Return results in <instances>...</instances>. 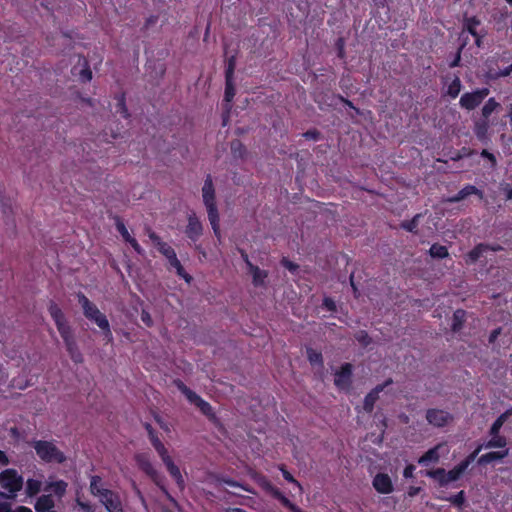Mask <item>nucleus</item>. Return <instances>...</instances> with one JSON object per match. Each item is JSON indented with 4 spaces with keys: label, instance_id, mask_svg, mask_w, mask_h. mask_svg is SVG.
I'll use <instances>...</instances> for the list:
<instances>
[{
    "label": "nucleus",
    "instance_id": "f257e3e1",
    "mask_svg": "<svg viewBox=\"0 0 512 512\" xmlns=\"http://www.w3.org/2000/svg\"><path fill=\"white\" fill-rule=\"evenodd\" d=\"M147 233L149 239L152 241L157 250L167 259L170 267L175 269L176 274L180 278L184 279L187 283H190L192 277L185 271L181 262L177 258L175 250L168 243L164 242L161 237L151 229H148Z\"/></svg>",
    "mask_w": 512,
    "mask_h": 512
},
{
    "label": "nucleus",
    "instance_id": "f03ea898",
    "mask_svg": "<svg viewBox=\"0 0 512 512\" xmlns=\"http://www.w3.org/2000/svg\"><path fill=\"white\" fill-rule=\"evenodd\" d=\"M24 485V479L14 468H7L0 472V486L4 491H0L1 499L14 500L17 493Z\"/></svg>",
    "mask_w": 512,
    "mask_h": 512
},
{
    "label": "nucleus",
    "instance_id": "7ed1b4c3",
    "mask_svg": "<svg viewBox=\"0 0 512 512\" xmlns=\"http://www.w3.org/2000/svg\"><path fill=\"white\" fill-rule=\"evenodd\" d=\"M78 303L81 305L84 316L94 322L106 336H109L110 339L112 338V332L110 329V324L105 316L98 307L91 302L85 294L82 292H79L77 294Z\"/></svg>",
    "mask_w": 512,
    "mask_h": 512
},
{
    "label": "nucleus",
    "instance_id": "20e7f679",
    "mask_svg": "<svg viewBox=\"0 0 512 512\" xmlns=\"http://www.w3.org/2000/svg\"><path fill=\"white\" fill-rule=\"evenodd\" d=\"M37 456L45 463L62 464L66 461V455L62 452L53 441L34 440L31 442Z\"/></svg>",
    "mask_w": 512,
    "mask_h": 512
},
{
    "label": "nucleus",
    "instance_id": "39448f33",
    "mask_svg": "<svg viewBox=\"0 0 512 512\" xmlns=\"http://www.w3.org/2000/svg\"><path fill=\"white\" fill-rule=\"evenodd\" d=\"M176 388L186 397V399L195 405L203 415L209 420H215L216 414L209 402L205 401L196 392L191 390L182 380L176 379L173 381Z\"/></svg>",
    "mask_w": 512,
    "mask_h": 512
},
{
    "label": "nucleus",
    "instance_id": "423d86ee",
    "mask_svg": "<svg viewBox=\"0 0 512 512\" xmlns=\"http://www.w3.org/2000/svg\"><path fill=\"white\" fill-rule=\"evenodd\" d=\"M253 479L263 491L272 496L274 499L278 500L285 508L289 509L291 512H304L300 507L292 503L280 491V489L275 487L265 475L256 473L253 476Z\"/></svg>",
    "mask_w": 512,
    "mask_h": 512
},
{
    "label": "nucleus",
    "instance_id": "0eeeda50",
    "mask_svg": "<svg viewBox=\"0 0 512 512\" xmlns=\"http://www.w3.org/2000/svg\"><path fill=\"white\" fill-rule=\"evenodd\" d=\"M138 468L145 473L159 488L165 491L163 477L153 466L147 453H137L134 456Z\"/></svg>",
    "mask_w": 512,
    "mask_h": 512
},
{
    "label": "nucleus",
    "instance_id": "6e6552de",
    "mask_svg": "<svg viewBox=\"0 0 512 512\" xmlns=\"http://www.w3.org/2000/svg\"><path fill=\"white\" fill-rule=\"evenodd\" d=\"M489 93L490 90L486 87L478 88L472 92H465L460 97L459 104L463 109L468 111L474 110L484 101Z\"/></svg>",
    "mask_w": 512,
    "mask_h": 512
},
{
    "label": "nucleus",
    "instance_id": "1a4fd4ad",
    "mask_svg": "<svg viewBox=\"0 0 512 512\" xmlns=\"http://www.w3.org/2000/svg\"><path fill=\"white\" fill-rule=\"evenodd\" d=\"M482 449L483 446L478 445L477 448L472 453H470L464 460H462L459 464H457L451 470L446 472L447 485L450 482H454L460 479L462 474L467 470L469 465L475 460V458L481 452Z\"/></svg>",
    "mask_w": 512,
    "mask_h": 512
},
{
    "label": "nucleus",
    "instance_id": "9d476101",
    "mask_svg": "<svg viewBox=\"0 0 512 512\" xmlns=\"http://www.w3.org/2000/svg\"><path fill=\"white\" fill-rule=\"evenodd\" d=\"M427 422L437 428H443L454 420V416L443 409L430 408L426 411Z\"/></svg>",
    "mask_w": 512,
    "mask_h": 512
},
{
    "label": "nucleus",
    "instance_id": "9b49d317",
    "mask_svg": "<svg viewBox=\"0 0 512 512\" xmlns=\"http://www.w3.org/2000/svg\"><path fill=\"white\" fill-rule=\"evenodd\" d=\"M98 498L108 512H124L120 495L117 492L106 489Z\"/></svg>",
    "mask_w": 512,
    "mask_h": 512
},
{
    "label": "nucleus",
    "instance_id": "f8f14e48",
    "mask_svg": "<svg viewBox=\"0 0 512 512\" xmlns=\"http://www.w3.org/2000/svg\"><path fill=\"white\" fill-rule=\"evenodd\" d=\"M353 366L350 363H344L340 370L336 371L334 384L339 390L348 391L352 385Z\"/></svg>",
    "mask_w": 512,
    "mask_h": 512
},
{
    "label": "nucleus",
    "instance_id": "ddd939ff",
    "mask_svg": "<svg viewBox=\"0 0 512 512\" xmlns=\"http://www.w3.org/2000/svg\"><path fill=\"white\" fill-rule=\"evenodd\" d=\"M185 234L193 242L198 241L203 234V225L194 213L188 216Z\"/></svg>",
    "mask_w": 512,
    "mask_h": 512
},
{
    "label": "nucleus",
    "instance_id": "4468645a",
    "mask_svg": "<svg viewBox=\"0 0 512 512\" xmlns=\"http://www.w3.org/2000/svg\"><path fill=\"white\" fill-rule=\"evenodd\" d=\"M372 485L380 494H389L394 490L392 480L386 473H377L372 480Z\"/></svg>",
    "mask_w": 512,
    "mask_h": 512
},
{
    "label": "nucleus",
    "instance_id": "2eb2a0df",
    "mask_svg": "<svg viewBox=\"0 0 512 512\" xmlns=\"http://www.w3.org/2000/svg\"><path fill=\"white\" fill-rule=\"evenodd\" d=\"M470 195H476L480 200L484 199V192L482 190L478 189L474 185L467 184L460 189L457 194L449 197L447 201L450 203H458Z\"/></svg>",
    "mask_w": 512,
    "mask_h": 512
},
{
    "label": "nucleus",
    "instance_id": "dca6fc26",
    "mask_svg": "<svg viewBox=\"0 0 512 512\" xmlns=\"http://www.w3.org/2000/svg\"><path fill=\"white\" fill-rule=\"evenodd\" d=\"M202 197L205 204L216 203L215 188L211 175H207L202 187Z\"/></svg>",
    "mask_w": 512,
    "mask_h": 512
},
{
    "label": "nucleus",
    "instance_id": "f3484780",
    "mask_svg": "<svg viewBox=\"0 0 512 512\" xmlns=\"http://www.w3.org/2000/svg\"><path fill=\"white\" fill-rule=\"evenodd\" d=\"M54 507L55 501L52 494H44L40 496L34 504L36 512H48L53 510Z\"/></svg>",
    "mask_w": 512,
    "mask_h": 512
},
{
    "label": "nucleus",
    "instance_id": "a211bd4d",
    "mask_svg": "<svg viewBox=\"0 0 512 512\" xmlns=\"http://www.w3.org/2000/svg\"><path fill=\"white\" fill-rule=\"evenodd\" d=\"M382 385L376 386L364 398L363 409L367 413H371L374 409L375 403L379 399V393L383 390Z\"/></svg>",
    "mask_w": 512,
    "mask_h": 512
},
{
    "label": "nucleus",
    "instance_id": "6ab92c4d",
    "mask_svg": "<svg viewBox=\"0 0 512 512\" xmlns=\"http://www.w3.org/2000/svg\"><path fill=\"white\" fill-rule=\"evenodd\" d=\"M508 454H509L508 449H504V450H500V451H491V452L481 455L478 458L477 462L479 465H487L493 461L502 460V459L506 458L508 456Z\"/></svg>",
    "mask_w": 512,
    "mask_h": 512
},
{
    "label": "nucleus",
    "instance_id": "aec40b11",
    "mask_svg": "<svg viewBox=\"0 0 512 512\" xmlns=\"http://www.w3.org/2000/svg\"><path fill=\"white\" fill-rule=\"evenodd\" d=\"M164 465L166 466V469L169 472L170 476L175 480L179 489L184 490L185 481H184V478L181 474L179 467L173 462V460L169 461L168 463H166Z\"/></svg>",
    "mask_w": 512,
    "mask_h": 512
},
{
    "label": "nucleus",
    "instance_id": "412c9836",
    "mask_svg": "<svg viewBox=\"0 0 512 512\" xmlns=\"http://www.w3.org/2000/svg\"><path fill=\"white\" fill-rule=\"evenodd\" d=\"M68 484L64 480H57L53 482H49L44 487L45 491H51L54 493V495L58 498H62L67 491Z\"/></svg>",
    "mask_w": 512,
    "mask_h": 512
},
{
    "label": "nucleus",
    "instance_id": "4be33fe9",
    "mask_svg": "<svg viewBox=\"0 0 512 512\" xmlns=\"http://www.w3.org/2000/svg\"><path fill=\"white\" fill-rule=\"evenodd\" d=\"M249 272L252 275V283L255 287H262L265 285V280L268 277V272L266 270H262L256 265H251Z\"/></svg>",
    "mask_w": 512,
    "mask_h": 512
},
{
    "label": "nucleus",
    "instance_id": "5701e85b",
    "mask_svg": "<svg viewBox=\"0 0 512 512\" xmlns=\"http://www.w3.org/2000/svg\"><path fill=\"white\" fill-rule=\"evenodd\" d=\"M439 448L440 445H436L429 450H427L419 459L418 463L420 465H428L429 463H437L439 461Z\"/></svg>",
    "mask_w": 512,
    "mask_h": 512
},
{
    "label": "nucleus",
    "instance_id": "b1692460",
    "mask_svg": "<svg viewBox=\"0 0 512 512\" xmlns=\"http://www.w3.org/2000/svg\"><path fill=\"white\" fill-rule=\"evenodd\" d=\"M508 444L507 438L505 436L500 435V433L496 435H490V439L485 443L481 444L483 448L492 449V448H503L507 449L506 446Z\"/></svg>",
    "mask_w": 512,
    "mask_h": 512
},
{
    "label": "nucleus",
    "instance_id": "393cba45",
    "mask_svg": "<svg viewBox=\"0 0 512 512\" xmlns=\"http://www.w3.org/2000/svg\"><path fill=\"white\" fill-rule=\"evenodd\" d=\"M490 248V245L480 243L476 245L472 250H470L466 255V262L467 263H475L478 261L483 253L487 251Z\"/></svg>",
    "mask_w": 512,
    "mask_h": 512
},
{
    "label": "nucleus",
    "instance_id": "a878e982",
    "mask_svg": "<svg viewBox=\"0 0 512 512\" xmlns=\"http://www.w3.org/2000/svg\"><path fill=\"white\" fill-rule=\"evenodd\" d=\"M512 410H506L504 413L500 414L496 420L492 423L489 429V435H496L500 433V430L507 419L511 416Z\"/></svg>",
    "mask_w": 512,
    "mask_h": 512
},
{
    "label": "nucleus",
    "instance_id": "bb28decb",
    "mask_svg": "<svg viewBox=\"0 0 512 512\" xmlns=\"http://www.w3.org/2000/svg\"><path fill=\"white\" fill-rule=\"evenodd\" d=\"M466 320V312L463 309H457L452 316L451 329L453 332H458L462 329Z\"/></svg>",
    "mask_w": 512,
    "mask_h": 512
},
{
    "label": "nucleus",
    "instance_id": "cd10ccee",
    "mask_svg": "<svg viewBox=\"0 0 512 512\" xmlns=\"http://www.w3.org/2000/svg\"><path fill=\"white\" fill-rule=\"evenodd\" d=\"M66 350L71 358V360L74 363H82L83 362V355L80 352L76 341H70L69 343L65 344Z\"/></svg>",
    "mask_w": 512,
    "mask_h": 512
},
{
    "label": "nucleus",
    "instance_id": "c85d7f7f",
    "mask_svg": "<svg viewBox=\"0 0 512 512\" xmlns=\"http://www.w3.org/2000/svg\"><path fill=\"white\" fill-rule=\"evenodd\" d=\"M48 311L50 316L54 320L56 326L58 325V323H63L66 321L63 311L55 302H50Z\"/></svg>",
    "mask_w": 512,
    "mask_h": 512
},
{
    "label": "nucleus",
    "instance_id": "c756f323",
    "mask_svg": "<svg viewBox=\"0 0 512 512\" xmlns=\"http://www.w3.org/2000/svg\"><path fill=\"white\" fill-rule=\"evenodd\" d=\"M56 327L65 344L69 343L70 341H75L73 331L68 325L67 321L58 323Z\"/></svg>",
    "mask_w": 512,
    "mask_h": 512
},
{
    "label": "nucleus",
    "instance_id": "7c9ffc66",
    "mask_svg": "<svg viewBox=\"0 0 512 512\" xmlns=\"http://www.w3.org/2000/svg\"><path fill=\"white\" fill-rule=\"evenodd\" d=\"M90 493L95 496L99 497L103 490H106L107 488L102 487V478L99 475H92L90 477Z\"/></svg>",
    "mask_w": 512,
    "mask_h": 512
},
{
    "label": "nucleus",
    "instance_id": "2f4dec72",
    "mask_svg": "<svg viewBox=\"0 0 512 512\" xmlns=\"http://www.w3.org/2000/svg\"><path fill=\"white\" fill-rule=\"evenodd\" d=\"M422 217L421 213L416 214L411 220L402 221L400 227L408 232L413 234L418 233V225L420 218Z\"/></svg>",
    "mask_w": 512,
    "mask_h": 512
},
{
    "label": "nucleus",
    "instance_id": "473e14b6",
    "mask_svg": "<svg viewBox=\"0 0 512 512\" xmlns=\"http://www.w3.org/2000/svg\"><path fill=\"white\" fill-rule=\"evenodd\" d=\"M41 488L42 482L40 480L29 478L26 481L25 491L28 497L36 496L41 491Z\"/></svg>",
    "mask_w": 512,
    "mask_h": 512
},
{
    "label": "nucleus",
    "instance_id": "72a5a7b5",
    "mask_svg": "<svg viewBox=\"0 0 512 512\" xmlns=\"http://www.w3.org/2000/svg\"><path fill=\"white\" fill-rule=\"evenodd\" d=\"M307 358L312 366H318L320 368H323L324 361L322 353L320 351H317L313 348H307Z\"/></svg>",
    "mask_w": 512,
    "mask_h": 512
},
{
    "label": "nucleus",
    "instance_id": "f704fd0d",
    "mask_svg": "<svg viewBox=\"0 0 512 512\" xmlns=\"http://www.w3.org/2000/svg\"><path fill=\"white\" fill-rule=\"evenodd\" d=\"M499 107L500 103H498L495 98H489L481 109L482 117L488 120L491 114Z\"/></svg>",
    "mask_w": 512,
    "mask_h": 512
},
{
    "label": "nucleus",
    "instance_id": "c9c22d12",
    "mask_svg": "<svg viewBox=\"0 0 512 512\" xmlns=\"http://www.w3.org/2000/svg\"><path fill=\"white\" fill-rule=\"evenodd\" d=\"M429 254L432 258L444 259L448 257L449 252L446 246L434 243L429 249Z\"/></svg>",
    "mask_w": 512,
    "mask_h": 512
},
{
    "label": "nucleus",
    "instance_id": "e433bc0d",
    "mask_svg": "<svg viewBox=\"0 0 512 512\" xmlns=\"http://www.w3.org/2000/svg\"><path fill=\"white\" fill-rule=\"evenodd\" d=\"M117 104L115 107V112L120 114L123 118L128 119L130 117V114L128 112L127 106H126V98L125 94L121 93L116 96Z\"/></svg>",
    "mask_w": 512,
    "mask_h": 512
},
{
    "label": "nucleus",
    "instance_id": "4c0bfd02",
    "mask_svg": "<svg viewBox=\"0 0 512 512\" xmlns=\"http://www.w3.org/2000/svg\"><path fill=\"white\" fill-rule=\"evenodd\" d=\"M427 476L437 480L441 487L447 486L446 470L444 468L427 471Z\"/></svg>",
    "mask_w": 512,
    "mask_h": 512
},
{
    "label": "nucleus",
    "instance_id": "58836bf2",
    "mask_svg": "<svg viewBox=\"0 0 512 512\" xmlns=\"http://www.w3.org/2000/svg\"><path fill=\"white\" fill-rule=\"evenodd\" d=\"M462 89L461 80L458 76H455L451 83L448 85L446 94L451 98L455 99L458 97Z\"/></svg>",
    "mask_w": 512,
    "mask_h": 512
},
{
    "label": "nucleus",
    "instance_id": "ea45409f",
    "mask_svg": "<svg viewBox=\"0 0 512 512\" xmlns=\"http://www.w3.org/2000/svg\"><path fill=\"white\" fill-rule=\"evenodd\" d=\"M479 25H480V20L476 16L466 18L464 21L465 30L468 31V33L471 34L473 37L478 36V32H477L476 28Z\"/></svg>",
    "mask_w": 512,
    "mask_h": 512
},
{
    "label": "nucleus",
    "instance_id": "a19ab883",
    "mask_svg": "<svg viewBox=\"0 0 512 512\" xmlns=\"http://www.w3.org/2000/svg\"><path fill=\"white\" fill-rule=\"evenodd\" d=\"M235 96L234 79L225 78L224 101L230 104Z\"/></svg>",
    "mask_w": 512,
    "mask_h": 512
},
{
    "label": "nucleus",
    "instance_id": "79ce46f5",
    "mask_svg": "<svg viewBox=\"0 0 512 512\" xmlns=\"http://www.w3.org/2000/svg\"><path fill=\"white\" fill-rule=\"evenodd\" d=\"M442 500L450 502L452 505L462 508L465 504L466 498H465V492L463 490L459 491L458 493L451 495L449 497L441 498Z\"/></svg>",
    "mask_w": 512,
    "mask_h": 512
},
{
    "label": "nucleus",
    "instance_id": "37998d69",
    "mask_svg": "<svg viewBox=\"0 0 512 512\" xmlns=\"http://www.w3.org/2000/svg\"><path fill=\"white\" fill-rule=\"evenodd\" d=\"M231 152L234 157L243 158L246 154V147L243 145V143L236 139L231 142Z\"/></svg>",
    "mask_w": 512,
    "mask_h": 512
},
{
    "label": "nucleus",
    "instance_id": "c03bdc74",
    "mask_svg": "<svg viewBox=\"0 0 512 512\" xmlns=\"http://www.w3.org/2000/svg\"><path fill=\"white\" fill-rule=\"evenodd\" d=\"M210 224L220 222L219 212L216 203L205 204Z\"/></svg>",
    "mask_w": 512,
    "mask_h": 512
},
{
    "label": "nucleus",
    "instance_id": "a18cd8bd",
    "mask_svg": "<svg viewBox=\"0 0 512 512\" xmlns=\"http://www.w3.org/2000/svg\"><path fill=\"white\" fill-rule=\"evenodd\" d=\"M279 470L282 473L283 478L288 481L289 483L294 484L299 488L300 491H302V486L298 480L294 478V476L286 469L285 465L281 464L278 466Z\"/></svg>",
    "mask_w": 512,
    "mask_h": 512
},
{
    "label": "nucleus",
    "instance_id": "49530a36",
    "mask_svg": "<svg viewBox=\"0 0 512 512\" xmlns=\"http://www.w3.org/2000/svg\"><path fill=\"white\" fill-rule=\"evenodd\" d=\"M236 67V57L234 55L227 59L225 68V78L234 79V71Z\"/></svg>",
    "mask_w": 512,
    "mask_h": 512
},
{
    "label": "nucleus",
    "instance_id": "de8ad7c7",
    "mask_svg": "<svg viewBox=\"0 0 512 512\" xmlns=\"http://www.w3.org/2000/svg\"><path fill=\"white\" fill-rule=\"evenodd\" d=\"M355 339L363 346H368L371 343V337L365 330H360L355 334Z\"/></svg>",
    "mask_w": 512,
    "mask_h": 512
},
{
    "label": "nucleus",
    "instance_id": "09e8293b",
    "mask_svg": "<svg viewBox=\"0 0 512 512\" xmlns=\"http://www.w3.org/2000/svg\"><path fill=\"white\" fill-rule=\"evenodd\" d=\"M84 62H85V66H84V68L80 71L79 75H80L81 80H82L83 82H88V81H90V80L92 79V71H91V69H90V67H89V65H88V63H87V61H86V60H84Z\"/></svg>",
    "mask_w": 512,
    "mask_h": 512
},
{
    "label": "nucleus",
    "instance_id": "8fccbe9b",
    "mask_svg": "<svg viewBox=\"0 0 512 512\" xmlns=\"http://www.w3.org/2000/svg\"><path fill=\"white\" fill-rule=\"evenodd\" d=\"M116 229L117 231L121 234L122 238L124 239V241H126L127 239H129L131 237L130 233L128 232L125 224L118 220L117 223H116Z\"/></svg>",
    "mask_w": 512,
    "mask_h": 512
},
{
    "label": "nucleus",
    "instance_id": "3c124183",
    "mask_svg": "<svg viewBox=\"0 0 512 512\" xmlns=\"http://www.w3.org/2000/svg\"><path fill=\"white\" fill-rule=\"evenodd\" d=\"M322 306L330 312H336V302L331 297H324Z\"/></svg>",
    "mask_w": 512,
    "mask_h": 512
},
{
    "label": "nucleus",
    "instance_id": "603ef678",
    "mask_svg": "<svg viewBox=\"0 0 512 512\" xmlns=\"http://www.w3.org/2000/svg\"><path fill=\"white\" fill-rule=\"evenodd\" d=\"M156 452L160 456L161 460L164 464L168 463L172 460L170 455L168 454V450L166 449L165 445L161 446L160 448L156 449Z\"/></svg>",
    "mask_w": 512,
    "mask_h": 512
},
{
    "label": "nucleus",
    "instance_id": "864d4df0",
    "mask_svg": "<svg viewBox=\"0 0 512 512\" xmlns=\"http://www.w3.org/2000/svg\"><path fill=\"white\" fill-rule=\"evenodd\" d=\"M125 242L129 243L137 254L143 255L144 250L134 237L131 236Z\"/></svg>",
    "mask_w": 512,
    "mask_h": 512
},
{
    "label": "nucleus",
    "instance_id": "5fc2aeb1",
    "mask_svg": "<svg viewBox=\"0 0 512 512\" xmlns=\"http://www.w3.org/2000/svg\"><path fill=\"white\" fill-rule=\"evenodd\" d=\"M125 242L129 243L137 254L143 255L144 250L134 237L131 236Z\"/></svg>",
    "mask_w": 512,
    "mask_h": 512
},
{
    "label": "nucleus",
    "instance_id": "6e6d98bb",
    "mask_svg": "<svg viewBox=\"0 0 512 512\" xmlns=\"http://www.w3.org/2000/svg\"><path fill=\"white\" fill-rule=\"evenodd\" d=\"M76 504L78 507H80L85 512H95L94 506L89 502H84V501L80 500L79 498H77Z\"/></svg>",
    "mask_w": 512,
    "mask_h": 512
},
{
    "label": "nucleus",
    "instance_id": "4d7b16f0",
    "mask_svg": "<svg viewBox=\"0 0 512 512\" xmlns=\"http://www.w3.org/2000/svg\"><path fill=\"white\" fill-rule=\"evenodd\" d=\"M344 39L343 38H339L336 42V47H337V56L340 58V59H344L345 58V47H344Z\"/></svg>",
    "mask_w": 512,
    "mask_h": 512
},
{
    "label": "nucleus",
    "instance_id": "13d9d810",
    "mask_svg": "<svg viewBox=\"0 0 512 512\" xmlns=\"http://www.w3.org/2000/svg\"><path fill=\"white\" fill-rule=\"evenodd\" d=\"M481 157L489 160L491 162V165L494 167L497 163L496 157L493 153L489 152L486 149H483L480 153Z\"/></svg>",
    "mask_w": 512,
    "mask_h": 512
},
{
    "label": "nucleus",
    "instance_id": "bf43d9fd",
    "mask_svg": "<svg viewBox=\"0 0 512 512\" xmlns=\"http://www.w3.org/2000/svg\"><path fill=\"white\" fill-rule=\"evenodd\" d=\"M303 136L306 138V139H309V140H318L319 137H320V132L316 129H310L308 131H306L305 133H303Z\"/></svg>",
    "mask_w": 512,
    "mask_h": 512
},
{
    "label": "nucleus",
    "instance_id": "052dcab7",
    "mask_svg": "<svg viewBox=\"0 0 512 512\" xmlns=\"http://www.w3.org/2000/svg\"><path fill=\"white\" fill-rule=\"evenodd\" d=\"M416 467L413 464H408L403 470L404 478H414V471Z\"/></svg>",
    "mask_w": 512,
    "mask_h": 512
},
{
    "label": "nucleus",
    "instance_id": "680f3d73",
    "mask_svg": "<svg viewBox=\"0 0 512 512\" xmlns=\"http://www.w3.org/2000/svg\"><path fill=\"white\" fill-rule=\"evenodd\" d=\"M149 439L155 450L164 445L159 439L157 433L150 435Z\"/></svg>",
    "mask_w": 512,
    "mask_h": 512
},
{
    "label": "nucleus",
    "instance_id": "e2e57ef3",
    "mask_svg": "<svg viewBox=\"0 0 512 512\" xmlns=\"http://www.w3.org/2000/svg\"><path fill=\"white\" fill-rule=\"evenodd\" d=\"M486 131H487V123L484 122L482 125L478 124L476 126L475 134L477 135L478 138H482L486 134Z\"/></svg>",
    "mask_w": 512,
    "mask_h": 512
},
{
    "label": "nucleus",
    "instance_id": "0e129e2a",
    "mask_svg": "<svg viewBox=\"0 0 512 512\" xmlns=\"http://www.w3.org/2000/svg\"><path fill=\"white\" fill-rule=\"evenodd\" d=\"M461 61V48L457 51V53L454 56V59L449 63L450 68H455L460 65Z\"/></svg>",
    "mask_w": 512,
    "mask_h": 512
},
{
    "label": "nucleus",
    "instance_id": "69168bd1",
    "mask_svg": "<svg viewBox=\"0 0 512 512\" xmlns=\"http://www.w3.org/2000/svg\"><path fill=\"white\" fill-rule=\"evenodd\" d=\"M282 265L287 268L289 271L293 272V271H296L298 269V265L287 260V259H283L282 260Z\"/></svg>",
    "mask_w": 512,
    "mask_h": 512
},
{
    "label": "nucleus",
    "instance_id": "338daca9",
    "mask_svg": "<svg viewBox=\"0 0 512 512\" xmlns=\"http://www.w3.org/2000/svg\"><path fill=\"white\" fill-rule=\"evenodd\" d=\"M157 21H158V16L151 15L150 17H148L146 19L143 29H148L150 26L156 24Z\"/></svg>",
    "mask_w": 512,
    "mask_h": 512
},
{
    "label": "nucleus",
    "instance_id": "774afa93",
    "mask_svg": "<svg viewBox=\"0 0 512 512\" xmlns=\"http://www.w3.org/2000/svg\"><path fill=\"white\" fill-rule=\"evenodd\" d=\"M422 490L421 487H417V486H410L407 490V496L408 497H415L416 495H418L420 493V491Z\"/></svg>",
    "mask_w": 512,
    "mask_h": 512
}]
</instances>
